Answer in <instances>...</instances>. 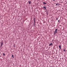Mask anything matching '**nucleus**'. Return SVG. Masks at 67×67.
<instances>
[{
    "mask_svg": "<svg viewBox=\"0 0 67 67\" xmlns=\"http://www.w3.org/2000/svg\"><path fill=\"white\" fill-rule=\"evenodd\" d=\"M57 29H56L55 30V31L54 32V34H56V33H57Z\"/></svg>",
    "mask_w": 67,
    "mask_h": 67,
    "instance_id": "1",
    "label": "nucleus"
},
{
    "mask_svg": "<svg viewBox=\"0 0 67 67\" xmlns=\"http://www.w3.org/2000/svg\"><path fill=\"white\" fill-rule=\"evenodd\" d=\"M43 8L44 9H45V10H46V11H47V9H46V7L43 6Z\"/></svg>",
    "mask_w": 67,
    "mask_h": 67,
    "instance_id": "2",
    "label": "nucleus"
},
{
    "mask_svg": "<svg viewBox=\"0 0 67 67\" xmlns=\"http://www.w3.org/2000/svg\"><path fill=\"white\" fill-rule=\"evenodd\" d=\"M1 47H2V46L3 45V43L2 42V41H1Z\"/></svg>",
    "mask_w": 67,
    "mask_h": 67,
    "instance_id": "3",
    "label": "nucleus"
},
{
    "mask_svg": "<svg viewBox=\"0 0 67 67\" xmlns=\"http://www.w3.org/2000/svg\"><path fill=\"white\" fill-rule=\"evenodd\" d=\"M53 45V43H52L50 44H49V46H51V45Z\"/></svg>",
    "mask_w": 67,
    "mask_h": 67,
    "instance_id": "4",
    "label": "nucleus"
},
{
    "mask_svg": "<svg viewBox=\"0 0 67 67\" xmlns=\"http://www.w3.org/2000/svg\"><path fill=\"white\" fill-rule=\"evenodd\" d=\"M59 5V3H57V4H56V5H58V6Z\"/></svg>",
    "mask_w": 67,
    "mask_h": 67,
    "instance_id": "5",
    "label": "nucleus"
},
{
    "mask_svg": "<svg viewBox=\"0 0 67 67\" xmlns=\"http://www.w3.org/2000/svg\"><path fill=\"white\" fill-rule=\"evenodd\" d=\"M59 48L60 49H61L62 48H61V45H59Z\"/></svg>",
    "mask_w": 67,
    "mask_h": 67,
    "instance_id": "6",
    "label": "nucleus"
},
{
    "mask_svg": "<svg viewBox=\"0 0 67 67\" xmlns=\"http://www.w3.org/2000/svg\"><path fill=\"white\" fill-rule=\"evenodd\" d=\"M34 25H35V18L34 19Z\"/></svg>",
    "mask_w": 67,
    "mask_h": 67,
    "instance_id": "7",
    "label": "nucleus"
},
{
    "mask_svg": "<svg viewBox=\"0 0 67 67\" xmlns=\"http://www.w3.org/2000/svg\"><path fill=\"white\" fill-rule=\"evenodd\" d=\"M31 1H29V4H31Z\"/></svg>",
    "mask_w": 67,
    "mask_h": 67,
    "instance_id": "8",
    "label": "nucleus"
},
{
    "mask_svg": "<svg viewBox=\"0 0 67 67\" xmlns=\"http://www.w3.org/2000/svg\"><path fill=\"white\" fill-rule=\"evenodd\" d=\"M43 4H46V2H43Z\"/></svg>",
    "mask_w": 67,
    "mask_h": 67,
    "instance_id": "9",
    "label": "nucleus"
},
{
    "mask_svg": "<svg viewBox=\"0 0 67 67\" xmlns=\"http://www.w3.org/2000/svg\"><path fill=\"white\" fill-rule=\"evenodd\" d=\"M12 56L13 58H14V57L13 56V55H12Z\"/></svg>",
    "mask_w": 67,
    "mask_h": 67,
    "instance_id": "10",
    "label": "nucleus"
},
{
    "mask_svg": "<svg viewBox=\"0 0 67 67\" xmlns=\"http://www.w3.org/2000/svg\"><path fill=\"white\" fill-rule=\"evenodd\" d=\"M3 54L4 55V56L5 55V54L4 53H3Z\"/></svg>",
    "mask_w": 67,
    "mask_h": 67,
    "instance_id": "11",
    "label": "nucleus"
},
{
    "mask_svg": "<svg viewBox=\"0 0 67 67\" xmlns=\"http://www.w3.org/2000/svg\"><path fill=\"white\" fill-rule=\"evenodd\" d=\"M63 50H64V52H65V49H64Z\"/></svg>",
    "mask_w": 67,
    "mask_h": 67,
    "instance_id": "12",
    "label": "nucleus"
},
{
    "mask_svg": "<svg viewBox=\"0 0 67 67\" xmlns=\"http://www.w3.org/2000/svg\"><path fill=\"white\" fill-rule=\"evenodd\" d=\"M59 21H60L59 20H58V22H59Z\"/></svg>",
    "mask_w": 67,
    "mask_h": 67,
    "instance_id": "13",
    "label": "nucleus"
},
{
    "mask_svg": "<svg viewBox=\"0 0 67 67\" xmlns=\"http://www.w3.org/2000/svg\"><path fill=\"white\" fill-rule=\"evenodd\" d=\"M58 18H56V20H58Z\"/></svg>",
    "mask_w": 67,
    "mask_h": 67,
    "instance_id": "14",
    "label": "nucleus"
},
{
    "mask_svg": "<svg viewBox=\"0 0 67 67\" xmlns=\"http://www.w3.org/2000/svg\"><path fill=\"white\" fill-rule=\"evenodd\" d=\"M53 1H55V0H53Z\"/></svg>",
    "mask_w": 67,
    "mask_h": 67,
    "instance_id": "15",
    "label": "nucleus"
}]
</instances>
